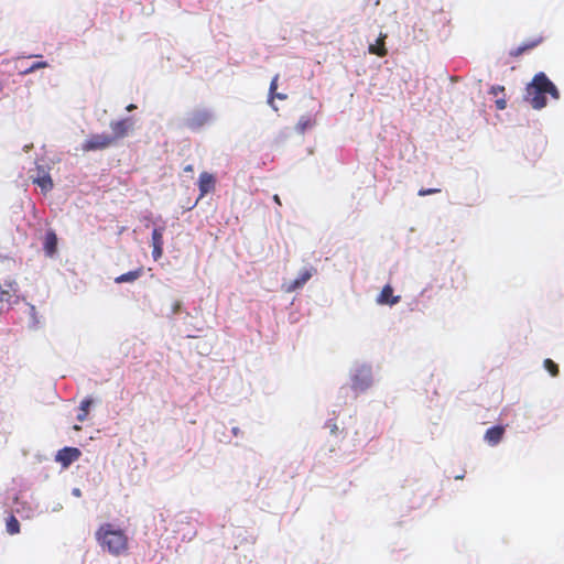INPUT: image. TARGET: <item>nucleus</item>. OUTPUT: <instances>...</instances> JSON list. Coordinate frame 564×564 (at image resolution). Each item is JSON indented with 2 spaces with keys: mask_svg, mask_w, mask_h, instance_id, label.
<instances>
[{
  "mask_svg": "<svg viewBox=\"0 0 564 564\" xmlns=\"http://www.w3.org/2000/svg\"><path fill=\"white\" fill-rule=\"evenodd\" d=\"M543 365L552 377H556L558 375V366L552 359H545Z\"/></svg>",
  "mask_w": 564,
  "mask_h": 564,
  "instance_id": "obj_21",
  "label": "nucleus"
},
{
  "mask_svg": "<svg viewBox=\"0 0 564 564\" xmlns=\"http://www.w3.org/2000/svg\"><path fill=\"white\" fill-rule=\"evenodd\" d=\"M316 273V269L314 267L304 268L300 271L299 276L291 282V284L288 286V291L292 292L300 288H302L312 276Z\"/></svg>",
  "mask_w": 564,
  "mask_h": 564,
  "instance_id": "obj_9",
  "label": "nucleus"
},
{
  "mask_svg": "<svg viewBox=\"0 0 564 564\" xmlns=\"http://www.w3.org/2000/svg\"><path fill=\"white\" fill-rule=\"evenodd\" d=\"M143 273L142 268H138L137 270L129 271L127 273H123L115 279L116 283H126V282H133L138 280Z\"/></svg>",
  "mask_w": 564,
  "mask_h": 564,
  "instance_id": "obj_17",
  "label": "nucleus"
},
{
  "mask_svg": "<svg viewBox=\"0 0 564 564\" xmlns=\"http://www.w3.org/2000/svg\"><path fill=\"white\" fill-rule=\"evenodd\" d=\"M74 430H75V431H79V430H80V426H78V425H74Z\"/></svg>",
  "mask_w": 564,
  "mask_h": 564,
  "instance_id": "obj_34",
  "label": "nucleus"
},
{
  "mask_svg": "<svg viewBox=\"0 0 564 564\" xmlns=\"http://www.w3.org/2000/svg\"><path fill=\"white\" fill-rule=\"evenodd\" d=\"M31 178L43 193H48L54 186L52 177L42 165L36 166V174L32 175Z\"/></svg>",
  "mask_w": 564,
  "mask_h": 564,
  "instance_id": "obj_4",
  "label": "nucleus"
},
{
  "mask_svg": "<svg viewBox=\"0 0 564 564\" xmlns=\"http://www.w3.org/2000/svg\"><path fill=\"white\" fill-rule=\"evenodd\" d=\"M74 494H75L76 496H79V495H80L79 489H76V490L74 491Z\"/></svg>",
  "mask_w": 564,
  "mask_h": 564,
  "instance_id": "obj_33",
  "label": "nucleus"
},
{
  "mask_svg": "<svg viewBox=\"0 0 564 564\" xmlns=\"http://www.w3.org/2000/svg\"><path fill=\"white\" fill-rule=\"evenodd\" d=\"M278 79H279V75H275L273 77V79L271 80L270 83V88H269V104H273V100H274V93L278 89Z\"/></svg>",
  "mask_w": 564,
  "mask_h": 564,
  "instance_id": "obj_23",
  "label": "nucleus"
},
{
  "mask_svg": "<svg viewBox=\"0 0 564 564\" xmlns=\"http://www.w3.org/2000/svg\"><path fill=\"white\" fill-rule=\"evenodd\" d=\"M133 121L130 118L111 121L110 128L112 131L111 138H116V141L128 135L132 129Z\"/></svg>",
  "mask_w": 564,
  "mask_h": 564,
  "instance_id": "obj_7",
  "label": "nucleus"
},
{
  "mask_svg": "<svg viewBox=\"0 0 564 564\" xmlns=\"http://www.w3.org/2000/svg\"><path fill=\"white\" fill-rule=\"evenodd\" d=\"M496 106H497V109L503 110L507 107L506 99H503V98L497 99L496 100Z\"/></svg>",
  "mask_w": 564,
  "mask_h": 564,
  "instance_id": "obj_27",
  "label": "nucleus"
},
{
  "mask_svg": "<svg viewBox=\"0 0 564 564\" xmlns=\"http://www.w3.org/2000/svg\"><path fill=\"white\" fill-rule=\"evenodd\" d=\"M82 453L76 447H64L59 449L55 456V460L67 468L72 463L80 457Z\"/></svg>",
  "mask_w": 564,
  "mask_h": 564,
  "instance_id": "obj_6",
  "label": "nucleus"
},
{
  "mask_svg": "<svg viewBox=\"0 0 564 564\" xmlns=\"http://www.w3.org/2000/svg\"><path fill=\"white\" fill-rule=\"evenodd\" d=\"M440 192H441V188H421L417 194L420 196H426V195H432V194H436Z\"/></svg>",
  "mask_w": 564,
  "mask_h": 564,
  "instance_id": "obj_24",
  "label": "nucleus"
},
{
  "mask_svg": "<svg viewBox=\"0 0 564 564\" xmlns=\"http://www.w3.org/2000/svg\"><path fill=\"white\" fill-rule=\"evenodd\" d=\"M503 91H505V87L500 86V85L492 86L490 88V94L494 96H498L499 94H502Z\"/></svg>",
  "mask_w": 564,
  "mask_h": 564,
  "instance_id": "obj_26",
  "label": "nucleus"
},
{
  "mask_svg": "<svg viewBox=\"0 0 564 564\" xmlns=\"http://www.w3.org/2000/svg\"><path fill=\"white\" fill-rule=\"evenodd\" d=\"M95 539L104 551L119 556L127 552L129 539L126 532L112 523H104L95 532Z\"/></svg>",
  "mask_w": 564,
  "mask_h": 564,
  "instance_id": "obj_2",
  "label": "nucleus"
},
{
  "mask_svg": "<svg viewBox=\"0 0 564 564\" xmlns=\"http://www.w3.org/2000/svg\"><path fill=\"white\" fill-rule=\"evenodd\" d=\"M163 234H164V227H158L154 228L152 231V247L154 246H163Z\"/></svg>",
  "mask_w": 564,
  "mask_h": 564,
  "instance_id": "obj_20",
  "label": "nucleus"
},
{
  "mask_svg": "<svg viewBox=\"0 0 564 564\" xmlns=\"http://www.w3.org/2000/svg\"><path fill=\"white\" fill-rule=\"evenodd\" d=\"M388 37L387 33L380 32L376 43L370 44L368 51L370 54L377 55L379 57H384L388 54V50L386 47V39Z\"/></svg>",
  "mask_w": 564,
  "mask_h": 564,
  "instance_id": "obj_12",
  "label": "nucleus"
},
{
  "mask_svg": "<svg viewBox=\"0 0 564 564\" xmlns=\"http://www.w3.org/2000/svg\"><path fill=\"white\" fill-rule=\"evenodd\" d=\"M115 143L116 138H111L110 134H91L85 142H83L82 150L84 152L105 150Z\"/></svg>",
  "mask_w": 564,
  "mask_h": 564,
  "instance_id": "obj_3",
  "label": "nucleus"
},
{
  "mask_svg": "<svg viewBox=\"0 0 564 564\" xmlns=\"http://www.w3.org/2000/svg\"><path fill=\"white\" fill-rule=\"evenodd\" d=\"M542 42V39L539 37L536 40H532V41H529V42H525L523 43L522 45L518 46L517 48H513L510 51V55L512 57H519L520 55H522L524 52L529 51V50H532L534 48L535 46H538L540 43Z\"/></svg>",
  "mask_w": 564,
  "mask_h": 564,
  "instance_id": "obj_15",
  "label": "nucleus"
},
{
  "mask_svg": "<svg viewBox=\"0 0 564 564\" xmlns=\"http://www.w3.org/2000/svg\"><path fill=\"white\" fill-rule=\"evenodd\" d=\"M133 109H135V106H134L133 104H131V105H129V106L127 107V110H128V111H132Z\"/></svg>",
  "mask_w": 564,
  "mask_h": 564,
  "instance_id": "obj_32",
  "label": "nucleus"
},
{
  "mask_svg": "<svg viewBox=\"0 0 564 564\" xmlns=\"http://www.w3.org/2000/svg\"><path fill=\"white\" fill-rule=\"evenodd\" d=\"M216 180L213 174L208 172H203L199 175L198 180V188H199V197H204L209 192L214 191Z\"/></svg>",
  "mask_w": 564,
  "mask_h": 564,
  "instance_id": "obj_10",
  "label": "nucleus"
},
{
  "mask_svg": "<svg viewBox=\"0 0 564 564\" xmlns=\"http://www.w3.org/2000/svg\"><path fill=\"white\" fill-rule=\"evenodd\" d=\"M399 295H393V289L390 284H387L382 288L377 302L382 305H394L400 302Z\"/></svg>",
  "mask_w": 564,
  "mask_h": 564,
  "instance_id": "obj_11",
  "label": "nucleus"
},
{
  "mask_svg": "<svg viewBox=\"0 0 564 564\" xmlns=\"http://www.w3.org/2000/svg\"><path fill=\"white\" fill-rule=\"evenodd\" d=\"M274 98H278V99H281V100H284L286 99V95L284 94H280V93H274Z\"/></svg>",
  "mask_w": 564,
  "mask_h": 564,
  "instance_id": "obj_28",
  "label": "nucleus"
},
{
  "mask_svg": "<svg viewBox=\"0 0 564 564\" xmlns=\"http://www.w3.org/2000/svg\"><path fill=\"white\" fill-rule=\"evenodd\" d=\"M212 115L207 110H196L187 119V127L199 129L210 121Z\"/></svg>",
  "mask_w": 564,
  "mask_h": 564,
  "instance_id": "obj_8",
  "label": "nucleus"
},
{
  "mask_svg": "<svg viewBox=\"0 0 564 564\" xmlns=\"http://www.w3.org/2000/svg\"><path fill=\"white\" fill-rule=\"evenodd\" d=\"M316 121L314 118L310 116H302L296 126L295 129L300 134H304L306 130L312 129L315 126Z\"/></svg>",
  "mask_w": 564,
  "mask_h": 564,
  "instance_id": "obj_16",
  "label": "nucleus"
},
{
  "mask_svg": "<svg viewBox=\"0 0 564 564\" xmlns=\"http://www.w3.org/2000/svg\"><path fill=\"white\" fill-rule=\"evenodd\" d=\"M6 524H7V531L11 535L18 534L20 532V523H19L18 519L14 516H10L7 519V523Z\"/></svg>",
  "mask_w": 564,
  "mask_h": 564,
  "instance_id": "obj_19",
  "label": "nucleus"
},
{
  "mask_svg": "<svg viewBox=\"0 0 564 564\" xmlns=\"http://www.w3.org/2000/svg\"><path fill=\"white\" fill-rule=\"evenodd\" d=\"M30 311H31L32 316L34 317V316H35V314H36L35 306H34V305H31V306H30Z\"/></svg>",
  "mask_w": 564,
  "mask_h": 564,
  "instance_id": "obj_30",
  "label": "nucleus"
},
{
  "mask_svg": "<svg viewBox=\"0 0 564 564\" xmlns=\"http://www.w3.org/2000/svg\"><path fill=\"white\" fill-rule=\"evenodd\" d=\"M163 254V246H154L152 250V257L156 261L159 260Z\"/></svg>",
  "mask_w": 564,
  "mask_h": 564,
  "instance_id": "obj_25",
  "label": "nucleus"
},
{
  "mask_svg": "<svg viewBox=\"0 0 564 564\" xmlns=\"http://www.w3.org/2000/svg\"><path fill=\"white\" fill-rule=\"evenodd\" d=\"M505 427L501 425L492 426L488 429L485 433V441L495 446L497 445L503 437Z\"/></svg>",
  "mask_w": 564,
  "mask_h": 564,
  "instance_id": "obj_13",
  "label": "nucleus"
},
{
  "mask_svg": "<svg viewBox=\"0 0 564 564\" xmlns=\"http://www.w3.org/2000/svg\"><path fill=\"white\" fill-rule=\"evenodd\" d=\"M18 288L15 281H7L4 286H0V312L11 305L12 299L17 295Z\"/></svg>",
  "mask_w": 564,
  "mask_h": 564,
  "instance_id": "obj_5",
  "label": "nucleus"
},
{
  "mask_svg": "<svg viewBox=\"0 0 564 564\" xmlns=\"http://www.w3.org/2000/svg\"><path fill=\"white\" fill-rule=\"evenodd\" d=\"M43 249L45 254L52 257L57 250V236L54 230H48L44 238Z\"/></svg>",
  "mask_w": 564,
  "mask_h": 564,
  "instance_id": "obj_14",
  "label": "nucleus"
},
{
  "mask_svg": "<svg viewBox=\"0 0 564 564\" xmlns=\"http://www.w3.org/2000/svg\"><path fill=\"white\" fill-rule=\"evenodd\" d=\"M546 95H550L555 100L560 99L557 87L543 72H540L527 85L524 99L533 109L540 110L546 106Z\"/></svg>",
  "mask_w": 564,
  "mask_h": 564,
  "instance_id": "obj_1",
  "label": "nucleus"
},
{
  "mask_svg": "<svg viewBox=\"0 0 564 564\" xmlns=\"http://www.w3.org/2000/svg\"><path fill=\"white\" fill-rule=\"evenodd\" d=\"M47 66H48L47 62H36V63H33L30 67H28L23 72H21V74L28 75V74L35 72L36 69L46 68Z\"/></svg>",
  "mask_w": 564,
  "mask_h": 564,
  "instance_id": "obj_22",
  "label": "nucleus"
},
{
  "mask_svg": "<svg viewBox=\"0 0 564 564\" xmlns=\"http://www.w3.org/2000/svg\"><path fill=\"white\" fill-rule=\"evenodd\" d=\"M184 172L186 173H193L194 172V166L192 164H188L184 167Z\"/></svg>",
  "mask_w": 564,
  "mask_h": 564,
  "instance_id": "obj_29",
  "label": "nucleus"
},
{
  "mask_svg": "<svg viewBox=\"0 0 564 564\" xmlns=\"http://www.w3.org/2000/svg\"><path fill=\"white\" fill-rule=\"evenodd\" d=\"M90 405H91L90 399H85L82 401L80 406H79V412L77 414V420L79 422H84L87 419Z\"/></svg>",
  "mask_w": 564,
  "mask_h": 564,
  "instance_id": "obj_18",
  "label": "nucleus"
},
{
  "mask_svg": "<svg viewBox=\"0 0 564 564\" xmlns=\"http://www.w3.org/2000/svg\"><path fill=\"white\" fill-rule=\"evenodd\" d=\"M273 199H274V202H275L276 204L281 205V200H280L279 195H274V196H273Z\"/></svg>",
  "mask_w": 564,
  "mask_h": 564,
  "instance_id": "obj_31",
  "label": "nucleus"
}]
</instances>
